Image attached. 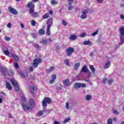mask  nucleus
Segmentation results:
<instances>
[{"instance_id":"nucleus-1","label":"nucleus","mask_w":124,"mask_h":124,"mask_svg":"<svg viewBox=\"0 0 124 124\" xmlns=\"http://www.w3.org/2000/svg\"><path fill=\"white\" fill-rule=\"evenodd\" d=\"M21 106L24 111L27 112V111H29V110H32V108H34V106H35V103L33 99H30L29 100V104L26 105L24 103H21Z\"/></svg>"},{"instance_id":"nucleus-2","label":"nucleus","mask_w":124,"mask_h":124,"mask_svg":"<svg viewBox=\"0 0 124 124\" xmlns=\"http://www.w3.org/2000/svg\"><path fill=\"white\" fill-rule=\"evenodd\" d=\"M27 7L29 8V13L32 16L33 18H37L39 15L37 12H34V5L32 2H28L27 4Z\"/></svg>"},{"instance_id":"nucleus-3","label":"nucleus","mask_w":124,"mask_h":124,"mask_svg":"<svg viewBox=\"0 0 124 124\" xmlns=\"http://www.w3.org/2000/svg\"><path fill=\"white\" fill-rule=\"evenodd\" d=\"M52 103V99L48 97H45L42 101V104L43 107H46L47 104H51Z\"/></svg>"},{"instance_id":"nucleus-4","label":"nucleus","mask_w":124,"mask_h":124,"mask_svg":"<svg viewBox=\"0 0 124 124\" xmlns=\"http://www.w3.org/2000/svg\"><path fill=\"white\" fill-rule=\"evenodd\" d=\"M42 63V59L41 58L35 59L33 60L32 65H33L34 68H36L38 66V64Z\"/></svg>"},{"instance_id":"nucleus-5","label":"nucleus","mask_w":124,"mask_h":124,"mask_svg":"<svg viewBox=\"0 0 124 124\" xmlns=\"http://www.w3.org/2000/svg\"><path fill=\"white\" fill-rule=\"evenodd\" d=\"M10 82L12 83L13 87H14L16 92H19V91H20V87L19 86V84H18L17 81L14 79H11Z\"/></svg>"},{"instance_id":"nucleus-6","label":"nucleus","mask_w":124,"mask_h":124,"mask_svg":"<svg viewBox=\"0 0 124 124\" xmlns=\"http://www.w3.org/2000/svg\"><path fill=\"white\" fill-rule=\"evenodd\" d=\"M75 52L74 48L69 47L66 49V54L67 57H71L72 54Z\"/></svg>"},{"instance_id":"nucleus-7","label":"nucleus","mask_w":124,"mask_h":124,"mask_svg":"<svg viewBox=\"0 0 124 124\" xmlns=\"http://www.w3.org/2000/svg\"><path fill=\"white\" fill-rule=\"evenodd\" d=\"M75 89H80V88H86V84L79 82L75 83L74 85Z\"/></svg>"},{"instance_id":"nucleus-8","label":"nucleus","mask_w":124,"mask_h":124,"mask_svg":"<svg viewBox=\"0 0 124 124\" xmlns=\"http://www.w3.org/2000/svg\"><path fill=\"white\" fill-rule=\"evenodd\" d=\"M0 72L3 75H6V74L8 72V69L4 66H0Z\"/></svg>"},{"instance_id":"nucleus-9","label":"nucleus","mask_w":124,"mask_h":124,"mask_svg":"<svg viewBox=\"0 0 124 124\" xmlns=\"http://www.w3.org/2000/svg\"><path fill=\"white\" fill-rule=\"evenodd\" d=\"M29 90L32 94H34V92L37 91V88L35 86L32 85L29 86Z\"/></svg>"},{"instance_id":"nucleus-10","label":"nucleus","mask_w":124,"mask_h":124,"mask_svg":"<svg viewBox=\"0 0 124 124\" xmlns=\"http://www.w3.org/2000/svg\"><path fill=\"white\" fill-rule=\"evenodd\" d=\"M82 15L80 16V18L81 19H86L88 15V10H84L82 12Z\"/></svg>"},{"instance_id":"nucleus-11","label":"nucleus","mask_w":124,"mask_h":124,"mask_svg":"<svg viewBox=\"0 0 124 124\" xmlns=\"http://www.w3.org/2000/svg\"><path fill=\"white\" fill-rule=\"evenodd\" d=\"M19 74L23 78H26V77H28V71L26 70H23L22 71H21L19 72Z\"/></svg>"},{"instance_id":"nucleus-12","label":"nucleus","mask_w":124,"mask_h":124,"mask_svg":"<svg viewBox=\"0 0 124 124\" xmlns=\"http://www.w3.org/2000/svg\"><path fill=\"white\" fill-rule=\"evenodd\" d=\"M8 10H9L10 13H12V14H14V15H17V14H18V12H17L15 9L12 8V7H9Z\"/></svg>"},{"instance_id":"nucleus-13","label":"nucleus","mask_w":124,"mask_h":124,"mask_svg":"<svg viewBox=\"0 0 124 124\" xmlns=\"http://www.w3.org/2000/svg\"><path fill=\"white\" fill-rule=\"evenodd\" d=\"M47 27H49L51 28L52 25H53V18H49L46 21Z\"/></svg>"},{"instance_id":"nucleus-14","label":"nucleus","mask_w":124,"mask_h":124,"mask_svg":"<svg viewBox=\"0 0 124 124\" xmlns=\"http://www.w3.org/2000/svg\"><path fill=\"white\" fill-rule=\"evenodd\" d=\"M81 72H85V73H89L90 72V70L88 69V67L87 66L84 65L82 67L81 70L80 71V73Z\"/></svg>"},{"instance_id":"nucleus-15","label":"nucleus","mask_w":124,"mask_h":124,"mask_svg":"<svg viewBox=\"0 0 124 124\" xmlns=\"http://www.w3.org/2000/svg\"><path fill=\"white\" fill-rule=\"evenodd\" d=\"M51 78L52 79H51L49 81V83L50 84H53L54 82H55V80H56V79H57V76L56 75V74H53L51 76Z\"/></svg>"},{"instance_id":"nucleus-16","label":"nucleus","mask_w":124,"mask_h":124,"mask_svg":"<svg viewBox=\"0 0 124 124\" xmlns=\"http://www.w3.org/2000/svg\"><path fill=\"white\" fill-rule=\"evenodd\" d=\"M6 87L9 91H12V86H11V84H10L9 82H6Z\"/></svg>"},{"instance_id":"nucleus-17","label":"nucleus","mask_w":124,"mask_h":124,"mask_svg":"<svg viewBox=\"0 0 124 124\" xmlns=\"http://www.w3.org/2000/svg\"><path fill=\"white\" fill-rule=\"evenodd\" d=\"M11 56L13 58H14L15 61H16V62H19V61L20 60V58H19V57H18V56H17L16 55L14 54L13 53L11 54Z\"/></svg>"},{"instance_id":"nucleus-18","label":"nucleus","mask_w":124,"mask_h":124,"mask_svg":"<svg viewBox=\"0 0 124 124\" xmlns=\"http://www.w3.org/2000/svg\"><path fill=\"white\" fill-rule=\"evenodd\" d=\"M45 112V110H39L36 114L37 117H41V116L44 114Z\"/></svg>"},{"instance_id":"nucleus-19","label":"nucleus","mask_w":124,"mask_h":124,"mask_svg":"<svg viewBox=\"0 0 124 124\" xmlns=\"http://www.w3.org/2000/svg\"><path fill=\"white\" fill-rule=\"evenodd\" d=\"M50 30L51 27H50V26H47L46 31V34H47V35H50V34H51Z\"/></svg>"},{"instance_id":"nucleus-20","label":"nucleus","mask_w":124,"mask_h":124,"mask_svg":"<svg viewBox=\"0 0 124 124\" xmlns=\"http://www.w3.org/2000/svg\"><path fill=\"white\" fill-rule=\"evenodd\" d=\"M63 84L64 86H69V84H70V82L68 79H65L63 81Z\"/></svg>"},{"instance_id":"nucleus-21","label":"nucleus","mask_w":124,"mask_h":124,"mask_svg":"<svg viewBox=\"0 0 124 124\" xmlns=\"http://www.w3.org/2000/svg\"><path fill=\"white\" fill-rule=\"evenodd\" d=\"M38 33L41 35H44V34H45V30H44L43 29H40L38 31Z\"/></svg>"},{"instance_id":"nucleus-22","label":"nucleus","mask_w":124,"mask_h":124,"mask_svg":"<svg viewBox=\"0 0 124 124\" xmlns=\"http://www.w3.org/2000/svg\"><path fill=\"white\" fill-rule=\"evenodd\" d=\"M77 39V36H76L75 34L74 35H72L70 36V37H69V39L70 40H72V41H73L74 40H76V39Z\"/></svg>"},{"instance_id":"nucleus-23","label":"nucleus","mask_w":124,"mask_h":124,"mask_svg":"<svg viewBox=\"0 0 124 124\" xmlns=\"http://www.w3.org/2000/svg\"><path fill=\"white\" fill-rule=\"evenodd\" d=\"M110 65H111V63L109 61H108L105 64L104 66V68L105 69H107V68H109V67H110Z\"/></svg>"},{"instance_id":"nucleus-24","label":"nucleus","mask_w":124,"mask_h":124,"mask_svg":"<svg viewBox=\"0 0 124 124\" xmlns=\"http://www.w3.org/2000/svg\"><path fill=\"white\" fill-rule=\"evenodd\" d=\"M50 3L52 5H56L59 4V1H56L55 0H51L50 1Z\"/></svg>"},{"instance_id":"nucleus-25","label":"nucleus","mask_w":124,"mask_h":124,"mask_svg":"<svg viewBox=\"0 0 124 124\" xmlns=\"http://www.w3.org/2000/svg\"><path fill=\"white\" fill-rule=\"evenodd\" d=\"M83 45H92V42L90 41H85L83 43Z\"/></svg>"},{"instance_id":"nucleus-26","label":"nucleus","mask_w":124,"mask_h":124,"mask_svg":"<svg viewBox=\"0 0 124 124\" xmlns=\"http://www.w3.org/2000/svg\"><path fill=\"white\" fill-rule=\"evenodd\" d=\"M49 14L46 13L43 16L42 18L44 20L45 19H48V18H49Z\"/></svg>"},{"instance_id":"nucleus-27","label":"nucleus","mask_w":124,"mask_h":124,"mask_svg":"<svg viewBox=\"0 0 124 124\" xmlns=\"http://www.w3.org/2000/svg\"><path fill=\"white\" fill-rule=\"evenodd\" d=\"M79 66H80V63L79 62L76 63L74 65V69H75V70H77L78 68H79Z\"/></svg>"},{"instance_id":"nucleus-28","label":"nucleus","mask_w":124,"mask_h":124,"mask_svg":"<svg viewBox=\"0 0 124 124\" xmlns=\"http://www.w3.org/2000/svg\"><path fill=\"white\" fill-rule=\"evenodd\" d=\"M7 73H8L9 76H13V75H14V72L12 70H10L9 71H8Z\"/></svg>"},{"instance_id":"nucleus-29","label":"nucleus","mask_w":124,"mask_h":124,"mask_svg":"<svg viewBox=\"0 0 124 124\" xmlns=\"http://www.w3.org/2000/svg\"><path fill=\"white\" fill-rule=\"evenodd\" d=\"M120 31L121 36H124V27L121 28L120 29Z\"/></svg>"},{"instance_id":"nucleus-30","label":"nucleus","mask_w":124,"mask_h":124,"mask_svg":"<svg viewBox=\"0 0 124 124\" xmlns=\"http://www.w3.org/2000/svg\"><path fill=\"white\" fill-rule=\"evenodd\" d=\"M41 43H43V45H47V44H48V41H47V40L43 39L41 41Z\"/></svg>"},{"instance_id":"nucleus-31","label":"nucleus","mask_w":124,"mask_h":124,"mask_svg":"<svg viewBox=\"0 0 124 124\" xmlns=\"http://www.w3.org/2000/svg\"><path fill=\"white\" fill-rule=\"evenodd\" d=\"M86 99L88 101H89V100H91V99H92V96H91V95H89V94L86 95Z\"/></svg>"},{"instance_id":"nucleus-32","label":"nucleus","mask_w":124,"mask_h":124,"mask_svg":"<svg viewBox=\"0 0 124 124\" xmlns=\"http://www.w3.org/2000/svg\"><path fill=\"white\" fill-rule=\"evenodd\" d=\"M90 68L92 70L93 73H94V72H95V69H94V67H93V66L92 65H90Z\"/></svg>"},{"instance_id":"nucleus-33","label":"nucleus","mask_w":124,"mask_h":124,"mask_svg":"<svg viewBox=\"0 0 124 124\" xmlns=\"http://www.w3.org/2000/svg\"><path fill=\"white\" fill-rule=\"evenodd\" d=\"M108 124H113V120L111 118H108L107 120Z\"/></svg>"},{"instance_id":"nucleus-34","label":"nucleus","mask_w":124,"mask_h":124,"mask_svg":"<svg viewBox=\"0 0 124 124\" xmlns=\"http://www.w3.org/2000/svg\"><path fill=\"white\" fill-rule=\"evenodd\" d=\"M64 63L66 64L67 66L69 65V59H65L64 60Z\"/></svg>"},{"instance_id":"nucleus-35","label":"nucleus","mask_w":124,"mask_h":124,"mask_svg":"<svg viewBox=\"0 0 124 124\" xmlns=\"http://www.w3.org/2000/svg\"><path fill=\"white\" fill-rule=\"evenodd\" d=\"M54 67H53V66L50 67L49 69L47 70L48 73H50V72H52V71H53V70L54 69Z\"/></svg>"},{"instance_id":"nucleus-36","label":"nucleus","mask_w":124,"mask_h":124,"mask_svg":"<svg viewBox=\"0 0 124 124\" xmlns=\"http://www.w3.org/2000/svg\"><path fill=\"white\" fill-rule=\"evenodd\" d=\"M124 42V39L122 37H120V42L119 43V45H123Z\"/></svg>"},{"instance_id":"nucleus-37","label":"nucleus","mask_w":124,"mask_h":124,"mask_svg":"<svg viewBox=\"0 0 124 124\" xmlns=\"http://www.w3.org/2000/svg\"><path fill=\"white\" fill-rule=\"evenodd\" d=\"M21 99L22 101H23V102H26L27 101V98H26V97H25V96H21Z\"/></svg>"},{"instance_id":"nucleus-38","label":"nucleus","mask_w":124,"mask_h":124,"mask_svg":"<svg viewBox=\"0 0 124 124\" xmlns=\"http://www.w3.org/2000/svg\"><path fill=\"white\" fill-rule=\"evenodd\" d=\"M31 26H33V27H35V25H36V22L33 20L31 21Z\"/></svg>"},{"instance_id":"nucleus-39","label":"nucleus","mask_w":124,"mask_h":124,"mask_svg":"<svg viewBox=\"0 0 124 124\" xmlns=\"http://www.w3.org/2000/svg\"><path fill=\"white\" fill-rule=\"evenodd\" d=\"M87 35V34L85 32H82L81 34L79 35V37H85Z\"/></svg>"},{"instance_id":"nucleus-40","label":"nucleus","mask_w":124,"mask_h":124,"mask_svg":"<svg viewBox=\"0 0 124 124\" xmlns=\"http://www.w3.org/2000/svg\"><path fill=\"white\" fill-rule=\"evenodd\" d=\"M4 55H6V56H9V55L10 54V53L9 52V51L6 50L4 51Z\"/></svg>"},{"instance_id":"nucleus-41","label":"nucleus","mask_w":124,"mask_h":124,"mask_svg":"<svg viewBox=\"0 0 124 124\" xmlns=\"http://www.w3.org/2000/svg\"><path fill=\"white\" fill-rule=\"evenodd\" d=\"M4 39L6 40V41H10L11 40L10 37L6 36L4 37Z\"/></svg>"},{"instance_id":"nucleus-42","label":"nucleus","mask_w":124,"mask_h":124,"mask_svg":"<svg viewBox=\"0 0 124 124\" xmlns=\"http://www.w3.org/2000/svg\"><path fill=\"white\" fill-rule=\"evenodd\" d=\"M97 33H98V30H96L95 32H93L92 34V36H95V35H96V34H97Z\"/></svg>"},{"instance_id":"nucleus-43","label":"nucleus","mask_w":124,"mask_h":124,"mask_svg":"<svg viewBox=\"0 0 124 124\" xmlns=\"http://www.w3.org/2000/svg\"><path fill=\"white\" fill-rule=\"evenodd\" d=\"M65 106H66V108L68 110L69 109V102H67L65 103Z\"/></svg>"},{"instance_id":"nucleus-44","label":"nucleus","mask_w":124,"mask_h":124,"mask_svg":"<svg viewBox=\"0 0 124 124\" xmlns=\"http://www.w3.org/2000/svg\"><path fill=\"white\" fill-rule=\"evenodd\" d=\"M14 67L16 69H18V68H19V64H18V63L17 62L15 63Z\"/></svg>"},{"instance_id":"nucleus-45","label":"nucleus","mask_w":124,"mask_h":124,"mask_svg":"<svg viewBox=\"0 0 124 124\" xmlns=\"http://www.w3.org/2000/svg\"><path fill=\"white\" fill-rule=\"evenodd\" d=\"M33 46L35 47V48H37V49H39V45H37L36 44H33Z\"/></svg>"},{"instance_id":"nucleus-46","label":"nucleus","mask_w":124,"mask_h":124,"mask_svg":"<svg viewBox=\"0 0 124 124\" xmlns=\"http://www.w3.org/2000/svg\"><path fill=\"white\" fill-rule=\"evenodd\" d=\"M29 71L30 72H32L33 71V67L31 66H29Z\"/></svg>"},{"instance_id":"nucleus-47","label":"nucleus","mask_w":124,"mask_h":124,"mask_svg":"<svg viewBox=\"0 0 124 124\" xmlns=\"http://www.w3.org/2000/svg\"><path fill=\"white\" fill-rule=\"evenodd\" d=\"M62 24L64 26H67V23L64 20H62Z\"/></svg>"},{"instance_id":"nucleus-48","label":"nucleus","mask_w":124,"mask_h":124,"mask_svg":"<svg viewBox=\"0 0 124 124\" xmlns=\"http://www.w3.org/2000/svg\"><path fill=\"white\" fill-rule=\"evenodd\" d=\"M108 82V79L106 78H104L103 79V83L104 84H106V82Z\"/></svg>"},{"instance_id":"nucleus-49","label":"nucleus","mask_w":124,"mask_h":124,"mask_svg":"<svg viewBox=\"0 0 124 124\" xmlns=\"http://www.w3.org/2000/svg\"><path fill=\"white\" fill-rule=\"evenodd\" d=\"M74 8V5H70V6L68 7V10H72Z\"/></svg>"},{"instance_id":"nucleus-50","label":"nucleus","mask_w":124,"mask_h":124,"mask_svg":"<svg viewBox=\"0 0 124 124\" xmlns=\"http://www.w3.org/2000/svg\"><path fill=\"white\" fill-rule=\"evenodd\" d=\"M68 2H69V5H71L72 4V2H74V0H68Z\"/></svg>"},{"instance_id":"nucleus-51","label":"nucleus","mask_w":124,"mask_h":124,"mask_svg":"<svg viewBox=\"0 0 124 124\" xmlns=\"http://www.w3.org/2000/svg\"><path fill=\"white\" fill-rule=\"evenodd\" d=\"M113 82H114V80H113L112 79H110L108 81V85H110V84L113 83Z\"/></svg>"},{"instance_id":"nucleus-52","label":"nucleus","mask_w":124,"mask_h":124,"mask_svg":"<svg viewBox=\"0 0 124 124\" xmlns=\"http://www.w3.org/2000/svg\"><path fill=\"white\" fill-rule=\"evenodd\" d=\"M70 121V118H67V119H65L64 121V124H65V123H67L68 122H69Z\"/></svg>"},{"instance_id":"nucleus-53","label":"nucleus","mask_w":124,"mask_h":124,"mask_svg":"<svg viewBox=\"0 0 124 124\" xmlns=\"http://www.w3.org/2000/svg\"><path fill=\"white\" fill-rule=\"evenodd\" d=\"M32 35L33 38H36L37 37V36L34 33H32Z\"/></svg>"},{"instance_id":"nucleus-54","label":"nucleus","mask_w":124,"mask_h":124,"mask_svg":"<svg viewBox=\"0 0 124 124\" xmlns=\"http://www.w3.org/2000/svg\"><path fill=\"white\" fill-rule=\"evenodd\" d=\"M30 77H31V79L32 80H34V79H35V77H34V76L32 75H31Z\"/></svg>"},{"instance_id":"nucleus-55","label":"nucleus","mask_w":124,"mask_h":124,"mask_svg":"<svg viewBox=\"0 0 124 124\" xmlns=\"http://www.w3.org/2000/svg\"><path fill=\"white\" fill-rule=\"evenodd\" d=\"M7 27L8 28H11V23H8L7 25Z\"/></svg>"},{"instance_id":"nucleus-56","label":"nucleus","mask_w":124,"mask_h":124,"mask_svg":"<svg viewBox=\"0 0 124 124\" xmlns=\"http://www.w3.org/2000/svg\"><path fill=\"white\" fill-rule=\"evenodd\" d=\"M120 18H121V19H124V15H120Z\"/></svg>"},{"instance_id":"nucleus-57","label":"nucleus","mask_w":124,"mask_h":124,"mask_svg":"<svg viewBox=\"0 0 124 124\" xmlns=\"http://www.w3.org/2000/svg\"><path fill=\"white\" fill-rule=\"evenodd\" d=\"M49 14H50V15H52V14H53V11L52 10L49 11Z\"/></svg>"},{"instance_id":"nucleus-58","label":"nucleus","mask_w":124,"mask_h":124,"mask_svg":"<svg viewBox=\"0 0 124 124\" xmlns=\"http://www.w3.org/2000/svg\"><path fill=\"white\" fill-rule=\"evenodd\" d=\"M20 26H21V28H25V26L24 25V24L20 23Z\"/></svg>"},{"instance_id":"nucleus-59","label":"nucleus","mask_w":124,"mask_h":124,"mask_svg":"<svg viewBox=\"0 0 124 124\" xmlns=\"http://www.w3.org/2000/svg\"><path fill=\"white\" fill-rule=\"evenodd\" d=\"M113 121H114V122H117V118L116 117H114L113 118Z\"/></svg>"},{"instance_id":"nucleus-60","label":"nucleus","mask_w":124,"mask_h":124,"mask_svg":"<svg viewBox=\"0 0 124 124\" xmlns=\"http://www.w3.org/2000/svg\"><path fill=\"white\" fill-rule=\"evenodd\" d=\"M89 55L90 56V57H93V52L90 53Z\"/></svg>"},{"instance_id":"nucleus-61","label":"nucleus","mask_w":124,"mask_h":124,"mask_svg":"<svg viewBox=\"0 0 124 124\" xmlns=\"http://www.w3.org/2000/svg\"><path fill=\"white\" fill-rule=\"evenodd\" d=\"M52 41H53V40H52L51 38H48L49 43H51V42H52Z\"/></svg>"},{"instance_id":"nucleus-62","label":"nucleus","mask_w":124,"mask_h":124,"mask_svg":"<svg viewBox=\"0 0 124 124\" xmlns=\"http://www.w3.org/2000/svg\"><path fill=\"white\" fill-rule=\"evenodd\" d=\"M8 117L10 118H12V115H11V114L10 113L8 114Z\"/></svg>"},{"instance_id":"nucleus-63","label":"nucleus","mask_w":124,"mask_h":124,"mask_svg":"<svg viewBox=\"0 0 124 124\" xmlns=\"http://www.w3.org/2000/svg\"><path fill=\"white\" fill-rule=\"evenodd\" d=\"M103 0H99L98 1V2L99 3H101L102 2H103Z\"/></svg>"},{"instance_id":"nucleus-64","label":"nucleus","mask_w":124,"mask_h":124,"mask_svg":"<svg viewBox=\"0 0 124 124\" xmlns=\"http://www.w3.org/2000/svg\"><path fill=\"white\" fill-rule=\"evenodd\" d=\"M54 124H60V122L58 121H54Z\"/></svg>"}]
</instances>
